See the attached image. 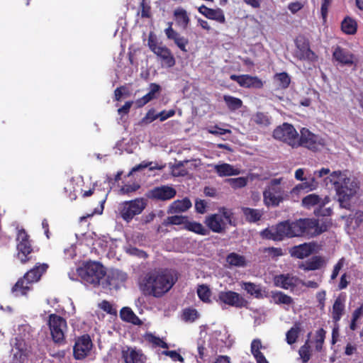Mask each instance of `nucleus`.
Listing matches in <instances>:
<instances>
[{"label": "nucleus", "mask_w": 363, "mask_h": 363, "mask_svg": "<svg viewBox=\"0 0 363 363\" xmlns=\"http://www.w3.org/2000/svg\"><path fill=\"white\" fill-rule=\"evenodd\" d=\"M177 281V276L174 271L155 270L145 275L139 286L145 295L161 298L172 288Z\"/></svg>", "instance_id": "1"}, {"label": "nucleus", "mask_w": 363, "mask_h": 363, "mask_svg": "<svg viewBox=\"0 0 363 363\" xmlns=\"http://www.w3.org/2000/svg\"><path fill=\"white\" fill-rule=\"evenodd\" d=\"M323 182L325 186L331 184L334 186L341 207H350V201L359 190L358 183L354 178L348 177L345 172L334 171L324 178Z\"/></svg>", "instance_id": "2"}, {"label": "nucleus", "mask_w": 363, "mask_h": 363, "mask_svg": "<svg viewBox=\"0 0 363 363\" xmlns=\"http://www.w3.org/2000/svg\"><path fill=\"white\" fill-rule=\"evenodd\" d=\"M291 193L283 178L271 179L263 191V201L267 206L277 207L287 200Z\"/></svg>", "instance_id": "3"}, {"label": "nucleus", "mask_w": 363, "mask_h": 363, "mask_svg": "<svg viewBox=\"0 0 363 363\" xmlns=\"http://www.w3.org/2000/svg\"><path fill=\"white\" fill-rule=\"evenodd\" d=\"M77 274L85 284H91L94 287H101L106 270L99 262H88L77 269Z\"/></svg>", "instance_id": "4"}, {"label": "nucleus", "mask_w": 363, "mask_h": 363, "mask_svg": "<svg viewBox=\"0 0 363 363\" xmlns=\"http://www.w3.org/2000/svg\"><path fill=\"white\" fill-rule=\"evenodd\" d=\"M48 267V266L46 264L36 265L16 283L12 288V292L16 296L27 295L28 292L32 289L30 284L38 281Z\"/></svg>", "instance_id": "5"}, {"label": "nucleus", "mask_w": 363, "mask_h": 363, "mask_svg": "<svg viewBox=\"0 0 363 363\" xmlns=\"http://www.w3.org/2000/svg\"><path fill=\"white\" fill-rule=\"evenodd\" d=\"M223 337L220 331L216 330L211 334L210 337L206 333H201V337L197 341V350L199 356L203 359L208 352L209 348L213 352H216L217 349L223 346Z\"/></svg>", "instance_id": "6"}, {"label": "nucleus", "mask_w": 363, "mask_h": 363, "mask_svg": "<svg viewBox=\"0 0 363 363\" xmlns=\"http://www.w3.org/2000/svg\"><path fill=\"white\" fill-rule=\"evenodd\" d=\"M206 224L212 231L222 233L232 225V213L227 208H220L206 218Z\"/></svg>", "instance_id": "7"}, {"label": "nucleus", "mask_w": 363, "mask_h": 363, "mask_svg": "<svg viewBox=\"0 0 363 363\" xmlns=\"http://www.w3.org/2000/svg\"><path fill=\"white\" fill-rule=\"evenodd\" d=\"M147 200L143 198H138L133 200L122 202L119 204L118 211L121 217L127 223L140 215L147 206Z\"/></svg>", "instance_id": "8"}, {"label": "nucleus", "mask_w": 363, "mask_h": 363, "mask_svg": "<svg viewBox=\"0 0 363 363\" xmlns=\"http://www.w3.org/2000/svg\"><path fill=\"white\" fill-rule=\"evenodd\" d=\"M290 223L292 237L313 235L324 230L323 229L318 230V223L313 219H299Z\"/></svg>", "instance_id": "9"}, {"label": "nucleus", "mask_w": 363, "mask_h": 363, "mask_svg": "<svg viewBox=\"0 0 363 363\" xmlns=\"http://www.w3.org/2000/svg\"><path fill=\"white\" fill-rule=\"evenodd\" d=\"M275 139L287 143L292 147H298V134L294 127L288 123H284L278 126L273 133Z\"/></svg>", "instance_id": "10"}, {"label": "nucleus", "mask_w": 363, "mask_h": 363, "mask_svg": "<svg viewBox=\"0 0 363 363\" xmlns=\"http://www.w3.org/2000/svg\"><path fill=\"white\" fill-rule=\"evenodd\" d=\"M17 258L23 264L28 262L33 251L29 236L24 229H18L16 235Z\"/></svg>", "instance_id": "11"}, {"label": "nucleus", "mask_w": 363, "mask_h": 363, "mask_svg": "<svg viewBox=\"0 0 363 363\" xmlns=\"http://www.w3.org/2000/svg\"><path fill=\"white\" fill-rule=\"evenodd\" d=\"M148 46L152 52H153L163 62V65L167 67H172L175 65V59L170 50L161 43L158 44L156 40L150 36L147 42Z\"/></svg>", "instance_id": "12"}, {"label": "nucleus", "mask_w": 363, "mask_h": 363, "mask_svg": "<svg viewBox=\"0 0 363 363\" xmlns=\"http://www.w3.org/2000/svg\"><path fill=\"white\" fill-rule=\"evenodd\" d=\"M325 145V140L310 132L306 128H302L301 136L298 137V147L303 146L311 150H320Z\"/></svg>", "instance_id": "13"}, {"label": "nucleus", "mask_w": 363, "mask_h": 363, "mask_svg": "<svg viewBox=\"0 0 363 363\" xmlns=\"http://www.w3.org/2000/svg\"><path fill=\"white\" fill-rule=\"evenodd\" d=\"M49 326L54 342L62 343L65 340V332L67 329L66 320L60 316L52 314L49 318Z\"/></svg>", "instance_id": "14"}, {"label": "nucleus", "mask_w": 363, "mask_h": 363, "mask_svg": "<svg viewBox=\"0 0 363 363\" xmlns=\"http://www.w3.org/2000/svg\"><path fill=\"white\" fill-rule=\"evenodd\" d=\"M127 279V274L118 269L106 272L101 288L104 290L118 289Z\"/></svg>", "instance_id": "15"}, {"label": "nucleus", "mask_w": 363, "mask_h": 363, "mask_svg": "<svg viewBox=\"0 0 363 363\" xmlns=\"http://www.w3.org/2000/svg\"><path fill=\"white\" fill-rule=\"evenodd\" d=\"M177 194V191L168 185H162L154 187L149 190L146 195L147 198L156 201H167L173 199Z\"/></svg>", "instance_id": "16"}, {"label": "nucleus", "mask_w": 363, "mask_h": 363, "mask_svg": "<svg viewBox=\"0 0 363 363\" xmlns=\"http://www.w3.org/2000/svg\"><path fill=\"white\" fill-rule=\"evenodd\" d=\"M92 348L91 340L88 335L79 337L74 346V356L77 359H83L89 355Z\"/></svg>", "instance_id": "17"}, {"label": "nucleus", "mask_w": 363, "mask_h": 363, "mask_svg": "<svg viewBox=\"0 0 363 363\" xmlns=\"http://www.w3.org/2000/svg\"><path fill=\"white\" fill-rule=\"evenodd\" d=\"M121 354L125 363H145L147 361L142 350L136 347L125 346L123 347Z\"/></svg>", "instance_id": "18"}, {"label": "nucleus", "mask_w": 363, "mask_h": 363, "mask_svg": "<svg viewBox=\"0 0 363 363\" xmlns=\"http://www.w3.org/2000/svg\"><path fill=\"white\" fill-rule=\"evenodd\" d=\"M218 298L222 303L237 308L243 307L247 303L242 296L232 291H220L218 294Z\"/></svg>", "instance_id": "19"}, {"label": "nucleus", "mask_w": 363, "mask_h": 363, "mask_svg": "<svg viewBox=\"0 0 363 363\" xmlns=\"http://www.w3.org/2000/svg\"><path fill=\"white\" fill-rule=\"evenodd\" d=\"M83 184L82 177H77L76 179L72 178L67 186L65 187V189L67 192L69 191V198L71 200H74L77 198V192L81 191L82 193V196L84 198L90 196L93 194L94 189H91L88 191H84L82 192V189L81 186Z\"/></svg>", "instance_id": "20"}, {"label": "nucleus", "mask_w": 363, "mask_h": 363, "mask_svg": "<svg viewBox=\"0 0 363 363\" xmlns=\"http://www.w3.org/2000/svg\"><path fill=\"white\" fill-rule=\"evenodd\" d=\"M274 284L276 286L284 289H293L300 284V279L289 274H279L274 277Z\"/></svg>", "instance_id": "21"}, {"label": "nucleus", "mask_w": 363, "mask_h": 363, "mask_svg": "<svg viewBox=\"0 0 363 363\" xmlns=\"http://www.w3.org/2000/svg\"><path fill=\"white\" fill-rule=\"evenodd\" d=\"M333 58L342 65L350 66L355 63V57L350 51L341 47H337L333 53Z\"/></svg>", "instance_id": "22"}, {"label": "nucleus", "mask_w": 363, "mask_h": 363, "mask_svg": "<svg viewBox=\"0 0 363 363\" xmlns=\"http://www.w3.org/2000/svg\"><path fill=\"white\" fill-rule=\"evenodd\" d=\"M295 56L301 60L308 62H315L317 60L316 55L310 49L308 44L305 42L302 43H296Z\"/></svg>", "instance_id": "23"}, {"label": "nucleus", "mask_w": 363, "mask_h": 363, "mask_svg": "<svg viewBox=\"0 0 363 363\" xmlns=\"http://www.w3.org/2000/svg\"><path fill=\"white\" fill-rule=\"evenodd\" d=\"M211 167H213L216 174L220 177L236 176L240 174L239 168L228 163L223 162L217 164H211Z\"/></svg>", "instance_id": "24"}, {"label": "nucleus", "mask_w": 363, "mask_h": 363, "mask_svg": "<svg viewBox=\"0 0 363 363\" xmlns=\"http://www.w3.org/2000/svg\"><path fill=\"white\" fill-rule=\"evenodd\" d=\"M330 201L328 196L320 198L318 195L311 194L302 199V205L306 208H311L313 206H318L319 208L324 207Z\"/></svg>", "instance_id": "25"}, {"label": "nucleus", "mask_w": 363, "mask_h": 363, "mask_svg": "<svg viewBox=\"0 0 363 363\" xmlns=\"http://www.w3.org/2000/svg\"><path fill=\"white\" fill-rule=\"evenodd\" d=\"M199 11L206 18L215 20L218 23H223L225 21L223 12L220 9H209L202 5L199 8Z\"/></svg>", "instance_id": "26"}, {"label": "nucleus", "mask_w": 363, "mask_h": 363, "mask_svg": "<svg viewBox=\"0 0 363 363\" xmlns=\"http://www.w3.org/2000/svg\"><path fill=\"white\" fill-rule=\"evenodd\" d=\"M325 264V260L319 256H314L299 264V268L304 271L316 270Z\"/></svg>", "instance_id": "27"}, {"label": "nucleus", "mask_w": 363, "mask_h": 363, "mask_svg": "<svg viewBox=\"0 0 363 363\" xmlns=\"http://www.w3.org/2000/svg\"><path fill=\"white\" fill-rule=\"evenodd\" d=\"M191 205V202L188 198L174 201L169 206L168 213L174 214L184 212L190 208Z\"/></svg>", "instance_id": "28"}, {"label": "nucleus", "mask_w": 363, "mask_h": 363, "mask_svg": "<svg viewBox=\"0 0 363 363\" xmlns=\"http://www.w3.org/2000/svg\"><path fill=\"white\" fill-rule=\"evenodd\" d=\"M345 298L344 296H338L333 306L332 318L335 323L338 322L345 312Z\"/></svg>", "instance_id": "29"}, {"label": "nucleus", "mask_w": 363, "mask_h": 363, "mask_svg": "<svg viewBox=\"0 0 363 363\" xmlns=\"http://www.w3.org/2000/svg\"><path fill=\"white\" fill-rule=\"evenodd\" d=\"M313 247L311 244L304 243L294 247L291 250V254L298 259H303L309 256L313 252Z\"/></svg>", "instance_id": "30"}, {"label": "nucleus", "mask_w": 363, "mask_h": 363, "mask_svg": "<svg viewBox=\"0 0 363 363\" xmlns=\"http://www.w3.org/2000/svg\"><path fill=\"white\" fill-rule=\"evenodd\" d=\"M228 267H245L247 262L245 257L235 252H231L226 257Z\"/></svg>", "instance_id": "31"}, {"label": "nucleus", "mask_w": 363, "mask_h": 363, "mask_svg": "<svg viewBox=\"0 0 363 363\" xmlns=\"http://www.w3.org/2000/svg\"><path fill=\"white\" fill-rule=\"evenodd\" d=\"M318 185V184L316 181L315 178L312 177L308 182L304 181L303 183L297 184L295 187H294L291 190L290 192L291 194H298L301 191H313V190H315L317 189Z\"/></svg>", "instance_id": "32"}, {"label": "nucleus", "mask_w": 363, "mask_h": 363, "mask_svg": "<svg viewBox=\"0 0 363 363\" xmlns=\"http://www.w3.org/2000/svg\"><path fill=\"white\" fill-rule=\"evenodd\" d=\"M240 86L245 88L260 89L263 86V82L257 77L245 74L242 75V79L240 82Z\"/></svg>", "instance_id": "33"}, {"label": "nucleus", "mask_w": 363, "mask_h": 363, "mask_svg": "<svg viewBox=\"0 0 363 363\" xmlns=\"http://www.w3.org/2000/svg\"><path fill=\"white\" fill-rule=\"evenodd\" d=\"M120 316L121 319L135 325H142V321L128 307H124L121 310Z\"/></svg>", "instance_id": "34"}, {"label": "nucleus", "mask_w": 363, "mask_h": 363, "mask_svg": "<svg viewBox=\"0 0 363 363\" xmlns=\"http://www.w3.org/2000/svg\"><path fill=\"white\" fill-rule=\"evenodd\" d=\"M160 91V86L155 84L152 83L150 85V90L147 94L143 96L142 98L137 100V104L139 106H143L145 105L147 103L152 100L155 98L156 94H157Z\"/></svg>", "instance_id": "35"}, {"label": "nucleus", "mask_w": 363, "mask_h": 363, "mask_svg": "<svg viewBox=\"0 0 363 363\" xmlns=\"http://www.w3.org/2000/svg\"><path fill=\"white\" fill-rule=\"evenodd\" d=\"M174 16L177 25L185 29L190 21L186 11L182 8H178L175 9Z\"/></svg>", "instance_id": "36"}, {"label": "nucleus", "mask_w": 363, "mask_h": 363, "mask_svg": "<svg viewBox=\"0 0 363 363\" xmlns=\"http://www.w3.org/2000/svg\"><path fill=\"white\" fill-rule=\"evenodd\" d=\"M341 29L345 34L354 35L357 30V23L354 19L347 16L342 21Z\"/></svg>", "instance_id": "37"}, {"label": "nucleus", "mask_w": 363, "mask_h": 363, "mask_svg": "<svg viewBox=\"0 0 363 363\" xmlns=\"http://www.w3.org/2000/svg\"><path fill=\"white\" fill-rule=\"evenodd\" d=\"M241 287L242 289L247 291V294L255 298H259L262 296V289L259 285L255 284L252 282H242Z\"/></svg>", "instance_id": "38"}, {"label": "nucleus", "mask_w": 363, "mask_h": 363, "mask_svg": "<svg viewBox=\"0 0 363 363\" xmlns=\"http://www.w3.org/2000/svg\"><path fill=\"white\" fill-rule=\"evenodd\" d=\"M272 294V297L276 304L291 305L293 303V298L281 291H275Z\"/></svg>", "instance_id": "39"}, {"label": "nucleus", "mask_w": 363, "mask_h": 363, "mask_svg": "<svg viewBox=\"0 0 363 363\" xmlns=\"http://www.w3.org/2000/svg\"><path fill=\"white\" fill-rule=\"evenodd\" d=\"M277 226L279 240H281L284 237L292 238L291 223L286 221L279 223Z\"/></svg>", "instance_id": "40"}, {"label": "nucleus", "mask_w": 363, "mask_h": 363, "mask_svg": "<svg viewBox=\"0 0 363 363\" xmlns=\"http://www.w3.org/2000/svg\"><path fill=\"white\" fill-rule=\"evenodd\" d=\"M185 228L189 231H192L202 235H205L208 233L207 229H206L201 223L195 221L187 220Z\"/></svg>", "instance_id": "41"}, {"label": "nucleus", "mask_w": 363, "mask_h": 363, "mask_svg": "<svg viewBox=\"0 0 363 363\" xmlns=\"http://www.w3.org/2000/svg\"><path fill=\"white\" fill-rule=\"evenodd\" d=\"M223 99L228 108L231 111L237 110L242 105V101L240 99L234 96L225 95Z\"/></svg>", "instance_id": "42"}, {"label": "nucleus", "mask_w": 363, "mask_h": 363, "mask_svg": "<svg viewBox=\"0 0 363 363\" xmlns=\"http://www.w3.org/2000/svg\"><path fill=\"white\" fill-rule=\"evenodd\" d=\"M243 213L246 217V219L250 222H256L259 220L262 215L259 210L250 208H243Z\"/></svg>", "instance_id": "43"}, {"label": "nucleus", "mask_w": 363, "mask_h": 363, "mask_svg": "<svg viewBox=\"0 0 363 363\" xmlns=\"http://www.w3.org/2000/svg\"><path fill=\"white\" fill-rule=\"evenodd\" d=\"M274 80L277 86L283 89L288 87L291 82L289 76L286 72L277 74L274 76Z\"/></svg>", "instance_id": "44"}, {"label": "nucleus", "mask_w": 363, "mask_h": 363, "mask_svg": "<svg viewBox=\"0 0 363 363\" xmlns=\"http://www.w3.org/2000/svg\"><path fill=\"white\" fill-rule=\"evenodd\" d=\"M261 235L263 238L267 239L279 240L277 226H272L264 229L261 232Z\"/></svg>", "instance_id": "45"}, {"label": "nucleus", "mask_w": 363, "mask_h": 363, "mask_svg": "<svg viewBox=\"0 0 363 363\" xmlns=\"http://www.w3.org/2000/svg\"><path fill=\"white\" fill-rule=\"evenodd\" d=\"M252 120L260 126H267L270 124V121L267 115L263 113H257L252 116Z\"/></svg>", "instance_id": "46"}, {"label": "nucleus", "mask_w": 363, "mask_h": 363, "mask_svg": "<svg viewBox=\"0 0 363 363\" xmlns=\"http://www.w3.org/2000/svg\"><path fill=\"white\" fill-rule=\"evenodd\" d=\"M300 332V328L297 325H295L292 327L286 335V340L288 344L291 345L296 342L297 337L298 336V333Z\"/></svg>", "instance_id": "47"}, {"label": "nucleus", "mask_w": 363, "mask_h": 363, "mask_svg": "<svg viewBox=\"0 0 363 363\" xmlns=\"http://www.w3.org/2000/svg\"><path fill=\"white\" fill-rule=\"evenodd\" d=\"M197 294L203 302H209L211 291L206 285H200L197 289Z\"/></svg>", "instance_id": "48"}, {"label": "nucleus", "mask_w": 363, "mask_h": 363, "mask_svg": "<svg viewBox=\"0 0 363 363\" xmlns=\"http://www.w3.org/2000/svg\"><path fill=\"white\" fill-rule=\"evenodd\" d=\"M226 182L233 189H239L245 186L247 184V179L245 177H238L228 179Z\"/></svg>", "instance_id": "49"}, {"label": "nucleus", "mask_w": 363, "mask_h": 363, "mask_svg": "<svg viewBox=\"0 0 363 363\" xmlns=\"http://www.w3.org/2000/svg\"><path fill=\"white\" fill-rule=\"evenodd\" d=\"M325 337V331L323 328H320L316 331L315 347L317 351H320L322 349Z\"/></svg>", "instance_id": "50"}, {"label": "nucleus", "mask_w": 363, "mask_h": 363, "mask_svg": "<svg viewBox=\"0 0 363 363\" xmlns=\"http://www.w3.org/2000/svg\"><path fill=\"white\" fill-rule=\"evenodd\" d=\"M199 315L196 309L187 308L183 312V319L186 322H194Z\"/></svg>", "instance_id": "51"}, {"label": "nucleus", "mask_w": 363, "mask_h": 363, "mask_svg": "<svg viewBox=\"0 0 363 363\" xmlns=\"http://www.w3.org/2000/svg\"><path fill=\"white\" fill-rule=\"evenodd\" d=\"M298 353L303 363L307 362L310 359V347L307 342L300 347Z\"/></svg>", "instance_id": "52"}, {"label": "nucleus", "mask_w": 363, "mask_h": 363, "mask_svg": "<svg viewBox=\"0 0 363 363\" xmlns=\"http://www.w3.org/2000/svg\"><path fill=\"white\" fill-rule=\"evenodd\" d=\"M187 218L182 216H172L167 218V223L172 225H180L184 224V228L186 227V223H187Z\"/></svg>", "instance_id": "53"}, {"label": "nucleus", "mask_w": 363, "mask_h": 363, "mask_svg": "<svg viewBox=\"0 0 363 363\" xmlns=\"http://www.w3.org/2000/svg\"><path fill=\"white\" fill-rule=\"evenodd\" d=\"M157 118H159V113L155 114V111L150 110L147 113L145 116L143 118V119L140 122V124L142 125H147L154 121L155 120H156Z\"/></svg>", "instance_id": "54"}, {"label": "nucleus", "mask_w": 363, "mask_h": 363, "mask_svg": "<svg viewBox=\"0 0 363 363\" xmlns=\"http://www.w3.org/2000/svg\"><path fill=\"white\" fill-rule=\"evenodd\" d=\"M147 340L155 346H158L162 348L168 347V345L165 342H164L160 337H157L152 334H149L147 335Z\"/></svg>", "instance_id": "55"}, {"label": "nucleus", "mask_w": 363, "mask_h": 363, "mask_svg": "<svg viewBox=\"0 0 363 363\" xmlns=\"http://www.w3.org/2000/svg\"><path fill=\"white\" fill-rule=\"evenodd\" d=\"M262 345L259 339H255L252 340L251 343V352L253 356H257L259 354H262L260 350L262 348Z\"/></svg>", "instance_id": "56"}, {"label": "nucleus", "mask_w": 363, "mask_h": 363, "mask_svg": "<svg viewBox=\"0 0 363 363\" xmlns=\"http://www.w3.org/2000/svg\"><path fill=\"white\" fill-rule=\"evenodd\" d=\"M345 264V259L341 258L339 259L337 263L334 266L332 274L330 276L331 280H335L339 274L340 269L342 268Z\"/></svg>", "instance_id": "57"}, {"label": "nucleus", "mask_w": 363, "mask_h": 363, "mask_svg": "<svg viewBox=\"0 0 363 363\" xmlns=\"http://www.w3.org/2000/svg\"><path fill=\"white\" fill-rule=\"evenodd\" d=\"M125 252L130 255H134L139 257H146V253L144 251L138 250V248L132 246L126 247Z\"/></svg>", "instance_id": "58"}, {"label": "nucleus", "mask_w": 363, "mask_h": 363, "mask_svg": "<svg viewBox=\"0 0 363 363\" xmlns=\"http://www.w3.org/2000/svg\"><path fill=\"white\" fill-rule=\"evenodd\" d=\"M352 221L354 220L355 223V226H359L363 222V211H357L353 214L350 216Z\"/></svg>", "instance_id": "59"}, {"label": "nucleus", "mask_w": 363, "mask_h": 363, "mask_svg": "<svg viewBox=\"0 0 363 363\" xmlns=\"http://www.w3.org/2000/svg\"><path fill=\"white\" fill-rule=\"evenodd\" d=\"M174 43L182 51L186 52L187 50L186 48L189 41L188 40L182 36H179L174 41Z\"/></svg>", "instance_id": "60"}, {"label": "nucleus", "mask_w": 363, "mask_h": 363, "mask_svg": "<svg viewBox=\"0 0 363 363\" xmlns=\"http://www.w3.org/2000/svg\"><path fill=\"white\" fill-rule=\"evenodd\" d=\"M164 32L167 38L173 40L174 41L180 36V35L172 28V23H169V27L164 30Z\"/></svg>", "instance_id": "61"}, {"label": "nucleus", "mask_w": 363, "mask_h": 363, "mask_svg": "<svg viewBox=\"0 0 363 363\" xmlns=\"http://www.w3.org/2000/svg\"><path fill=\"white\" fill-rule=\"evenodd\" d=\"M162 354L166 355V356H169L174 361H179V362H183L184 361V358L177 352H176L174 350H172V351H168V350L163 351Z\"/></svg>", "instance_id": "62"}, {"label": "nucleus", "mask_w": 363, "mask_h": 363, "mask_svg": "<svg viewBox=\"0 0 363 363\" xmlns=\"http://www.w3.org/2000/svg\"><path fill=\"white\" fill-rule=\"evenodd\" d=\"M230 132L231 131L230 130L220 128L217 126L208 129V133L216 135H221L225 133H230Z\"/></svg>", "instance_id": "63"}, {"label": "nucleus", "mask_w": 363, "mask_h": 363, "mask_svg": "<svg viewBox=\"0 0 363 363\" xmlns=\"http://www.w3.org/2000/svg\"><path fill=\"white\" fill-rule=\"evenodd\" d=\"M206 203L203 200H196L195 203L196 211L199 213H203L206 211Z\"/></svg>", "instance_id": "64"}]
</instances>
